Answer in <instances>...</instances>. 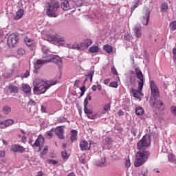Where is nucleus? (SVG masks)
<instances>
[{
	"label": "nucleus",
	"instance_id": "f257e3e1",
	"mask_svg": "<svg viewBox=\"0 0 176 176\" xmlns=\"http://www.w3.org/2000/svg\"><path fill=\"white\" fill-rule=\"evenodd\" d=\"M149 146H151V136L145 135L137 144L138 151L136 153L134 162L135 167H141L149 159L151 156V153L148 151Z\"/></svg>",
	"mask_w": 176,
	"mask_h": 176
},
{
	"label": "nucleus",
	"instance_id": "f03ea898",
	"mask_svg": "<svg viewBox=\"0 0 176 176\" xmlns=\"http://www.w3.org/2000/svg\"><path fill=\"white\" fill-rule=\"evenodd\" d=\"M150 86L151 90V97L149 100L151 105L153 108H157V109H159L160 111H164L166 106L164 105V103H163V100L159 99L160 94L154 80L150 82Z\"/></svg>",
	"mask_w": 176,
	"mask_h": 176
},
{
	"label": "nucleus",
	"instance_id": "7ed1b4c3",
	"mask_svg": "<svg viewBox=\"0 0 176 176\" xmlns=\"http://www.w3.org/2000/svg\"><path fill=\"white\" fill-rule=\"evenodd\" d=\"M54 85H57V81H54V82H50L49 85V84H46L45 80H43L41 79H36L33 82L34 94H35L36 96L44 94V93H46L47 90H48V89L51 86H54Z\"/></svg>",
	"mask_w": 176,
	"mask_h": 176
},
{
	"label": "nucleus",
	"instance_id": "20e7f679",
	"mask_svg": "<svg viewBox=\"0 0 176 176\" xmlns=\"http://www.w3.org/2000/svg\"><path fill=\"white\" fill-rule=\"evenodd\" d=\"M60 9V3L57 0H51L47 3L46 14L48 17H57V11Z\"/></svg>",
	"mask_w": 176,
	"mask_h": 176
},
{
	"label": "nucleus",
	"instance_id": "39448f33",
	"mask_svg": "<svg viewBox=\"0 0 176 176\" xmlns=\"http://www.w3.org/2000/svg\"><path fill=\"white\" fill-rule=\"evenodd\" d=\"M47 63H54L59 67V68L63 67V58L57 55H52L51 58L46 60H38V65H42V64H47Z\"/></svg>",
	"mask_w": 176,
	"mask_h": 176
},
{
	"label": "nucleus",
	"instance_id": "423d86ee",
	"mask_svg": "<svg viewBox=\"0 0 176 176\" xmlns=\"http://www.w3.org/2000/svg\"><path fill=\"white\" fill-rule=\"evenodd\" d=\"M61 127H65V126H57L56 129L52 128L50 131L46 132V138H52V137H53V133H52V131H55L56 134L57 135V137L60 140H64V129Z\"/></svg>",
	"mask_w": 176,
	"mask_h": 176
},
{
	"label": "nucleus",
	"instance_id": "0eeeda50",
	"mask_svg": "<svg viewBox=\"0 0 176 176\" xmlns=\"http://www.w3.org/2000/svg\"><path fill=\"white\" fill-rule=\"evenodd\" d=\"M135 72L136 74V77L138 79H139L138 81V90H137L138 94H141L142 96V89L144 87V82H145V79H144V74H142V72H141V69H140L139 67H136L135 69Z\"/></svg>",
	"mask_w": 176,
	"mask_h": 176
},
{
	"label": "nucleus",
	"instance_id": "6e6552de",
	"mask_svg": "<svg viewBox=\"0 0 176 176\" xmlns=\"http://www.w3.org/2000/svg\"><path fill=\"white\" fill-rule=\"evenodd\" d=\"M47 39L48 42H54V43H58V45H60L61 46L65 45V39L64 38L61 37H57L54 35L49 34L47 36Z\"/></svg>",
	"mask_w": 176,
	"mask_h": 176
},
{
	"label": "nucleus",
	"instance_id": "1a4fd4ad",
	"mask_svg": "<svg viewBox=\"0 0 176 176\" xmlns=\"http://www.w3.org/2000/svg\"><path fill=\"white\" fill-rule=\"evenodd\" d=\"M19 36L16 34H11L9 35L7 40V45L9 47H14V45H16L19 42Z\"/></svg>",
	"mask_w": 176,
	"mask_h": 176
},
{
	"label": "nucleus",
	"instance_id": "9d476101",
	"mask_svg": "<svg viewBox=\"0 0 176 176\" xmlns=\"http://www.w3.org/2000/svg\"><path fill=\"white\" fill-rule=\"evenodd\" d=\"M151 17V10L146 8L143 12L142 23L143 25H148L149 24V19Z\"/></svg>",
	"mask_w": 176,
	"mask_h": 176
},
{
	"label": "nucleus",
	"instance_id": "9b49d317",
	"mask_svg": "<svg viewBox=\"0 0 176 176\" xmlns=\"http://www.w3.org/2000/svg\"><path fill=\"white\" fill-rule=\"evenodd\" d=\"M84 112L87 116L89 119H97V114H93V111L89 109V107H84Z\"/></svg>",
	"mask_w": 176,
	"mask_h": 176
},
{
	"label": "nucleus",
	"instance_id": "f8f14e48",
	"mask_svg": "<svg viewBox=\"0 0 176 176\" xmlns=\"http://www.w3.org/2000/svg\"><path fill=\"white\" fill-rule=\"evenodd\" d=\"M107 163V157L102 155L100 156V159L96 162L95 164L97 167H105Z\"/></svg>",
	"mask_w": 176,
	"mask_h": 176
},
{
	"label": "nucleus",
	"instance_id": "ddd939ff",
	"mask_svg": "<svg viewBox=\"0 0 176 176\" xmlns=\"http://www.w3.org/2000/svg\"><path fill=\"white\" fill-rule=\"evenodd\" d=\"M45 144V138L42 135H39L38 136V138L36 140L35 142L33 144V148L35 149V148H38L39 146V144Z\"/></svg>",
	"mask_w": 176,
	"mask_h": 176
},
{
	"label": "nucleus",
	"instance_id": "4468645a",
	"mask_svg": "<svg viewBox=\"0 0 176 176\" xmlns=\"http://www.w3.org/2000/svg\"><path fill=\"white\" fill-rule=\"evenodd\" d=\"M134 32L136 38L142 36V28L140 26V25H136L135 26Z\"/></svg>",
	"mask_w": 176,
	"mask_h": 176
},
{
	"label": "nucleus",
	"instance_id": "2eb2a0df",
	"mask_svg": "<svg viewBox=\"0 0 176 176\" xmlns=\"http://www.w3.org/2000/svg\"><path fill=\"white\" fill-rule=\"evenodd\" d=\"M80 148L81 151H90L89 143L86 140H83L80 142Z\"/></svg>",
	"mask_w": 176,
	"mask_h": 176
},
{
	"label": "nucleus",
	"instance_id": "dca6fc26",
	"mask_svg": "<svg viewBox=\"0 0 176 176\" xmlns=\"http://www.w3.org/2000/svg\"><path fill=\"white\" fill-rule=\"evenodd\" d=\"M61 8L63 10H69L71 9V6H69V3L68 1L65 0L61 4H60Z\"/></svg>",
	"mask_w": 176,
	"mask_h": 176
},
{
	"label": "nucleus",
	"instance_id": "f3484780",
	"mask_svg": "<svg viewBox=\"0 0 176 176\" xmlns=\"http://www.w3.org/2000/svg\"><path fill=\"white\" fill-rule=\"evenodd\" d=\"M22 90L23 93L25 94H28L31 93V87H30V85L28 84H23L22 85Z\"/></svg>",
	"mask_w": 176,
	"mask_h": 176
},
{
	"label": "nucleus",
	"instance_id": "a211bd4d",
	"mask_svg": "<svg viewBox=\"0 0 176 176\" xmlns=\"http://www.w3.org/2000/svg\"><path fill=\"white\" fill-rule=\"evenodd\" d=\"M14 152H21V153H23L24 151H25V148L23 147V146L19 145V144H15L13 148Z\"/></svg>",
	"mask_w": 176,
	"mask_h": 176
},
{
	"label": "nucleus",
	"instance_id": "6ab92c4d",
	"mask_svg": "<svg viewBox=\"0 0 176 176\" xmlns=\"http://www.w3.org/2000/svg\"><path fill=\"white\" fill-rule=\"evenodd\" d=\"M78 137V131L76 130H72L71 131V135H70V140L72 142H74V141H76Z\"/></svg>",
	"mask_w": 176,
	"mask_h": 176
},
{
	"label": "nucleus",
	"instance_id": "aec40b11",
	"mask_svg": "<svg viewBox=\"0 0 176 176\" xmlns=\"http://www.w3.org/2000/svg\"><path fill=\"white\" fill-rule=\"evenodd\" d=\"M129 80L130 86H135L137 83V77L135 76H131L129 78Z\"/></svg>",
	"mask_w": 176,
	"mask_h": 176
},
{
	"label": "nucleus",
	"instance_id": "412c9836",
	"mask_svg": "<svg viewBox=\"0 0 176 176\" xmlns=\"http://www.w3.org/2000/svg\"><path fill=\"white\" fill-rule=\"evenodd\" d=\"M24 15V10L20 9L17 12L16 16H14V20H20L21 17Z\"/></svg>",
	"mask_w": 176,
	"mask_h": 176
},
{
	"label": "nucleus",
	"instance_id": "4be33fe9",
	"mask_svg": "<svg viewBox=\"0 0 176 176\" xmlns=\"http://www.w3.org/2000/svg\"><path fill=\"white\" fill-rule=\"evenodd\" d=\"M140 3V0H134L132 3V7L131 8V12L133 13L137 8H138V4Z\"/></svg>",
	"mask_w": 176,
	"mask_h": 176
},
{
	"label": "nucleus",
	"instance_id": "5701e85b",
	"mask_svg": "<svg viewBox=\"0 0 176 176\" xmlns=\"http://www.w3.org/2000/svg\"><path fill=\"white\" fill-rule=\"evenodd\" d=\"M130 93L133 94V97H134V98H138V100H140V96L138 94L140 93V91H138L137 89L131 88L130 90Z\"/></svg>",
	"mask_w": 176,
	"mask_h": 176
},
{
	"label": "nucleus",
	"instance_id": "b1692460",
	"mask_svg": "<svg viewBox=\"0 0 176 176\" xmlns=\"http://www.w3.org/2000/svg\"><path fill=\"white\" fill-rule=\"evenodd\" d=\"M85 78H89L90 79V82H93V76H94V70H91L87 72V74H85Z\"/></svg>",
	"mask_w": 176,
	"mask_h": 176
},
{
	"label": "nucleus",
	"instance_id": "393cba45",
	"mask_svg": "<svg viewBox=\"0 0 176 176\" xmlns=\"http://www.w3.org/2000/svg\"><path fill=\"white\" fill-rule=\"evenodd\" d=\"M71 49H76L77 50H82V49H83V43H80V44L74 43L72 46Z\"/></svg>",
	"mask_w": 176,
	"mask_h": 176
},
{
	"label": "nucleus",
	"instance_id": "a878e982",
	"mask_svg": "<svg viewBox=\"0 0 176 176\" xmlns=\"http://www.w3.org/2000/svg\"><path fill=\"white\" fill-rule=\"evenodd\" d=\"M144 112L145 111H144V109L142 107H139L135 109V113L138 116H142V115L144 114Z\"/></svg>",
	"mask_w": 176,
	"mask_h": 176
},
{
	"label": "nucleus",
	"instance_id": "bb28decb",
	"mask_svg": "<svg viewBox=\"0 0 176 176\" xmlns=\"http://www.w3.org/2000/svg\"><path fill=\"white\" fill-rule=\"evenodd\" d=\"M9 90H10V93H15V94L19 93V87H14L13 85L9 86Z\"/></svg>",
	"mask_w": 176,
	"mask_h": 176
},
{
	"label": "nucleus",
	"instance_id": "cd10ccee",
	"mask_svg": "<svg viewBox=\"0 0 176 176\" xmlns=\"http://www.w3.org/2000/svg\"><path fill=\"white\" fill-rule=\"evenodd\" d=\"M104 50L107 52V53H112L113 52V49L112 48V46L109 45H106L103 47Z\"/></svg>",
	"mask_w": 176,
	"mask_h": 176
},
{
	"label": "nucleus",
	"instance_id": "c85d7f7f",
	"mask_svg": "<svg viewBox=\"0 0 176 176\" xmlns=\"http://www.w3.org/2000/svg\"><path fill=\"white\" fill-rule=\"evenodd\" d=\"M3 112L6 113V115H9L10 112H12V108L9 107L8 105H6L3 108Z\"/></svg>",
	"mask_w": 176,
	"mask_h": 176
},
{
	"label": "nucleus",
	"instance_id": "c756f323",
	"mask_svg": "<svg viewBox=\"0 0 176 176\" xmlns=\"http://www.w3.org/2000/svg\"><path fill=\"white\" fill-rule=\"evenodd\" d=\"M93 43V40L88 38L86 39L84 42L83 47L85 46V47H89V46H91V45Z\"/></svg>",
	"mask_w": 176,
	"mask_h": 176
},
{
	"label": "nucleus",
	"instance_id": "7c9ffc66",
	"mask_svg": "<svg viewBox=\"0 0 176 176\" xmlns=\"http://www.w3.org/2000/svg\"><path fill=\"white\" fill-rule=\"evenodd\" d=\"M25 43L29 47H32V46L34 45V41H32V40L27 38L26 39H25Z\"/></svg>",
	"mask_w": 176,
	"mask_h": 176
},
{
	"label": "nucleus",
	"instance_id": "2f4dec72",
	"mask_svg": "<svg viewBox=\"0 0 176 176\" xmlns=\"http://www.w3.org/2000/svg\"><path fill=\"white\" fill-rule=\"evenodd\" d=\"M98 50H99L98 46H94V47L92 46V47H90L89 49V52L90 53H97Z\"/></svg>",
	"mask_w": 176,
	"mask_h": 176
},
{
	"label": "nucleus",
	"instance_id": "473e14b6",
	"mask_svg": "<svg viewBox=\"0 0 176 176\" xmlns=\"http://www.w3.org/2000/svg\"><path fill=\"white\" fill-rule=\"evenodd\" d=\"M49 151V147L47 146H45L43 148V151L40 153V157H43L44 155H46L47 152Z\"/></svg>",
	"mask_w": 176,
	"mask_h": 176
},
{
	"label": "nucleus",
	"instance_id": "72a5a7b5",
	"mask_svg": "<svg viewBox=\"0 0 176 176\" xmlns=\"http://www.w3.org/2000/svg\"><path fill=\"white\" fill-rule=\"evenodd\" d=\"M110 109H111V104L109 103L105 104L104 106L103 113H107V112H108V111H110Z\"/></svg>",
	"mask_w": 176,
	"mask_h": 176
},
{
	"label": "nucleus",
	"instance_id": "f704fd0d",
	"mask_svg": "<svg viewBox=\"0 0 176 176\" xmlns=\"http://www.w3.org/2000/svg\"><path fill=\"white\" fill-rule=\"evenodd\" d=\"M13 122L14 121L12 119L4 120V123L7 127H8V126H12V124H13Z\"/></svg>",
	"mask_w": 176,
	"mask_h": 176
},
{
	"label": "nucleus",
	"instance_id": "c9c22d12",
	"mask_svg": "<svg viewBox=\"0 0 176 176\" xmlns=\"http://www.w3.org/2000/svg\"><path fill=\"white\" fill-rule=\"evenodd\" d=\"M48 164H54L56 166H58V161L55 160H47Z\"/></svg>",
	"mask_w": 176,
	"mask_h": 176
},
{
	"label": "nucleus",
	"instance_id": "e433bc0d",
	"mask_svg": "<svg viewBox=\"0 0 176 176\" xmlns=\"http://www.w3.org/2000/svg\"><path fill=\"white\" fill-rule=\"evenodd\" d=\"M17 54H19V56H24V54H25V50L23 48H19L17 50Z\"/></svg>",
	"mask_w": 176,
	"mask_h": 176
},
{
	"label": "nucleus",
	"instance_id": "4c0bfd02",
	"mask_svg": "<svg viewBox=\"0 0 176 176\" xmlns=\"http://www.w3.org/2000/svg\"><path fill=\"white\" fill-rule=\"evenodd\" d=\"M42 65H43V64L42 65H38V61L36 62V64H34V72L36 74H38V69H39L40 67H42Z\"/></svg>",
	"mask_w": 176,
	"mask_h": 176
},
{
	"label": "nucleus",
	"instance_id": "58836bf2",
	"mask_svg": "<svg viewBox=\"0 0 176 176\" xmlns=\"http://www.w3.org/2000/svg\"><path fill=\"white\" fill-rule=\"evenodd\" d=\"M167 9H168V5L167 3H163L162 5V10H164V12H167Z\"/></svg>",
	"mask_w": 176,
	"mask_h": 176
},
{
	"label": "nucleus",
	"instance_id": "ea45409f",
	"mask_svg": "<svg viewBox=\"0 0 176 176\" xmlns=\"http://www.w3.org/2000/svg\"><path fill=\"white\" fill-rule=\"evenodd\" d=\"M131 133L134 137L137 136V129L135 128V126H133L131 129Z\"/></svg>",
	"mask_w": 176,
	"mask_h": 176
},
{
	"label": "nucleus",
	"instance_id": "a19ab883",
	"mask_svg": "<svg viewBox=\"0 0 176 176\" xmlns=\"http://www.w3.org/2000/svg\"><path fill=\"white\" fill-rule=\"evenodd\" d=\"M168 161L169 162H174V159H175V155L174 154L170 153L168 155Z\"/></svg>",
	"mask_w": 176,
	"mask_h": 176
},
{
	"label": "nucleus",
	"instance_id": "79ce46f5",
	"mask_svg": "<svg viewBox=\"0 0 176 176\" xmlns=\"http://www.w3.org/2000/svg\"><path fill=\"white\" fill-rule=\"evenodd\" d=\"M141 173L144 175V176H147L148 175V169L145 167H143L142 168V172Z\"/></svg>",
	"mask_w": 176,
	"mask_h": 176
},
{
	"label": "nucleus",
	"instance_id": "37998d69",
	"mask_svg": "<svg viewBox=\"0 0 176 176\" xmlns=\"http://www.w3.org/2000/svg\"><path fill=\"white\" fill-rule=\"evenodd\" d=\"M109 86H110V87H114V89H116L118 86V82H116V81L111 82H110Z\"/></svg>",
	"mask_w": 176,
	"mask_h": 176
},
{
	"label": "nucleus",
	"instance_id": "c03bdc74",
	"mask_svg": "<svg viewBox=\"0 0 176 176\" xmlns=\"http://www.w3.org/2000/svg\"><path fill=\"white\" fill-rule=\"evenodd\" d=\"M62 157L63 160H65L68 159V157H67V151H64L61 152Z\"/></svg>",
	"mask_w": 176,
	"mask_h": 176
},
{
	"label": "nucleus",
	"instance_id": "a18cd8bd",
	"mask_svg": "<svg viewBox=\"0 0 176 176\" xmlns=\"http://www.w3.org/2000/svg\"><path fill=\"white\" fill-rule=\"evenodd\" d=\"M170 28H171V30H176V21L170 23Z\"/></svg>",
	"mask_w": 176,
	"mask_h": 176
},
{
	"label": "nucleus",
	"instance_id": "49530a36",
	"mask_svg": "<svg viewBox=\"0 0 176 176\" xmlns=\"http://www.w3.org/2000/svg\"><path fill=\"white\" fill-rule=\"evenodd\" d=\"M124 39L125 41H131V36L129 33H127L124 35Z\"/></svg>",
	"mask_w": 176,
	"mask_h": 176
},
{
	"label": "nucleus",
	"instance_id": "de8ad7c7",
	"mask_svg": "<svg viewBox=\"0 0 176 176\" xmlns=\"http://www.w3.org/2000/svg\"><path fill=\"white\" fill-rule=\"evenodd\" d=\"M171 113L176 116V107H172L170 108Z\"/></svg>",
	"mask_w": 176,
	"mask_h": 176
},
{
	"label": "nucleus",
	"instance_id": "09e8293b",
	"mask_svg": "<svg viewBox=\"0 0 176 176\" xmlns=\"http://www.w3.org/2000/svg\"><path fill=\"white\" fill-rule=\"evenodd\" d=\"M104 141H105L106 144H107V145H109V144H111V142H112V138H106Z\"/></svg>",
	"mask_w": 176,
	"mask_h": 176
},
{
	"label": "nucleus",
	"instance_id": "8fccbe9b",
	"mask_svg": "<svg viewBox=\"0 0 176 176\" xmlns=\"http://www.w3.org/2000/svg\"><path fill=\"white\" fill-rule=\"evenodd\" d=\"M58 120L59 123H63L67 120V118H65V117H60L58 119Z\"/></svg>",
	"mask_w": 176,
	"mask_h": 176
},
{
	"label": "nucleus",
	"instance_id": "3c124183",
	"mask_svg": "<svg viewBox=\"0 0 176 176\" xmlns=\"http://www.w3.org/2000/svg\"><path fill=\"white\" fill-rule=\"evenodd\" d=\"M173 60L175 63V61H176V48H173Z\"/></svg>",
	"mask_w": 176,
	"mask_h": 176
},
{
	"label": "nucleus",
	"instance_id": "603ef678",
	"mask_svg": "<svg viewBox=\"0 0 176 176\" xmlns=\"http://www.w3.org/2000/svg\"><path fill=\"white\" fill-rule=\"evenodd\" d=\"M125 166L127 168H129L130 167V166H131V163L130 162V160L127 159L125 163Z\"/></svg>",
	"mask_w": 176,
	"mask_h": 176
},
{
	"label": "nucleus",
	"instance_id": "864d4df0",
	"mask_svg": "<svg viewBox=\"0 0 176 176\" xmlns=\"http://www.w3.org/2000/svg\"><path fill=\"white\" fill-rule=\"evenodd\" d=\"M111 72L113 74V75H119L118 74V71L116 70V68L115 67H111Z\"/></svg>",
	"mask_w": 176,
	"mask_h": 176
},
{
	"label": "nucleus",
	"instance_id": "5fc2aeb1",
	"mask_svg": "<svg viewBox=\"0 0 176 176\" xmlns=\"http://www.w3.org/2000/svg\"><path fill=\"white\" fill-rule=\"evenodd\" d=\"M80 162H81L82 164H85V163H86V160L85 159V157H83V156H81L79 158Z\"/></svg>",
	"mask_w": 176,
	"mask_h": 176
},
{
	"label": "nucleus",
	"instance_id": "6e6d98bb",
	"mask_svg": "<svg viewBox=\"0 0 176 176\" xmlns=\"http://www.w3.org/2000/svg\"><path fill=\"white\" fill-rule=\"evenodd\" d=\"M87 105H89V100L85 98L84 100V107H87Z\"/></svg>",
	"mask_w": 176,
	"mask_h": 176
},
{
	"label": "nucleus",
	"instance_id": "4d7b16f0",
	"mask_svg": "<svg viewBox=\"0 0 176 176\" xmlns=\"http://www.w3.org/2000/svg\"><path fill=\"white\" fill-rule=\"evenodd\" d=\"M79 83H80V80H76L74 84V86L76 87H79Z\"/></svg>",
	"mask_w": 176,
	"mask_h": 176
},
{
	"label": "nucleus",
	"instance_id": "13d9d810",
	"mask_svg": "<svg viewBox=\"0 0 176 176\" xmlns=\"http://www.w3.org/2000/svg\"><path fill=\"white\" fill-rule=\"evenodd\" d=\"M5 151H0V159H2V158H3V157H5Z\"/></svg>",
	"mask_w": 176,
	"mask_h": 176
},
{
	"label": "nucleus",
	"instance_id": "bf43d9fd",
	"mask_svg": "<svg viewBox=\"0 0 176 176\" xmlns=\"http://www.w3.org/2000/svg\"><path fill=\"white\" fill-rule=\"evenodd\" d=\"M95 144L96 143H94L93 141L89 142V146H88V148H89V151H90V148H91V146H94Z\"/></svg>",
	"mask_w": 176,
	"mask_h": 176
},
{
	"label": "nucleus",
	"instance_id": "052dcab7",
	"mask_svg": "<svg viewBox=\"0 0 176 176\" xmlns=\"http://www.w3.org/2000/svg\"><path fill=\"white\" fill-rule=\"evenodd\" d=\"M4 127H7L6 125L5 124V122H1L0 123V129H4Z\"/></svg>",
	"mask_w": 176,
	"mask_h": 176
},
{
	"label": "nucleus",
	"instance_id": "680f3d73",
	"mask_svg": "<svg viewBox=\"0 0 176 176\" xmlns=\"http://www.w3.org/2000/svg\"><path fill=\"white\" fill-rule=\"evenodd\" d=\"M42 51L43 54H45L43 57H47V56H46L47 54V50L43 48Z\"/></svg>",
	"mask_w": 176,
	"mask_h": 176
},
{
	"label": "nucleus",
	"instance_id": "e2e57ef3",
	"mask_svg": "<svg viewBox=\"0 0 176 176\" xmlns=\"http://www.w3.org/2000/svg\"><path fill=\"white\" fill-rule=\"evenodd\" d=\"M30 76V71L26 70L25 73L24 74V78H28Z\"/></svg>",
	"mask_w": 176,
	"mask_h": 176
},
{
	"label": "nucleus",
	"instance_id": "0e129e2a",
	"mask_svg": "<svg viewBox=\"0 0 176 176\" xmlns=\"http://www.w3.org/2000/svg\"><path fill=\"white\" fill-rule=\"evenodd\" d=\"M118 116H123L124 115V113H123V111L119 110L118 112Z\"/></svg>",
	"mask_w": 176,
	"mask_h": 176
},
{
	"label": "nucleus",
	"instance_id": "69168bd1",
	"mask_svg": "<svg viewBox=\"0 0 176 176\" xmlns=\"http://www.w3.org/2000/svg\"><path fill=\"white\" fill-rule=\"evenodd\" d=\"M80 91H86V86L83 85L81 87H80Z\"/></svg>",
	"mask_w": 176,
	"mask_h": 176
},
{
	"label": "nucleus",
	"instance_id": "338daca9",
	"mask_svg": "<svg viewBox=\"0 0 176 176\" xmlns=\"http://www.w3.org/2000/svg\"><path fill=\"white\" fill-rule=\"evenodd\" d=\"M28 105H34L35 106V102L32 100H30L29 102H28Z\"/></svg>",
	"mask_w": 176,
	"mask_h": 176
},
{
	"label": "nucleus",
	"instance_id": "774afa93",
	"mask_svg": "<svg viewBox=\"0 0 176 176\" xmlns=\"http://www.w3.org/2000/svg\"><path fill=\"white\" fill-rule=\"evenodd\" d=\"M90 93L87 96V97L85 98H87V100H89V101H91V96H90Z\"/></svg>",
	"mask_w": 176,
	"mask_h": 176
}]
</instances>
